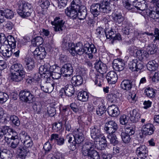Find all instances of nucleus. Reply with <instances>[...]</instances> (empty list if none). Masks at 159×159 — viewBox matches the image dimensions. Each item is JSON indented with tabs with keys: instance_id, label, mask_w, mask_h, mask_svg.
Here are the masks:
<instances>
[{
	"instance_id": "32",
	"label": "nucleus",
	"mask_w": 159,
	"mask_h": 159,
	"mask_svg": "<svg viewBox=\"0 0 159 159\" xmlns=\"http://www.w3.org/2000/svg\"><path fill=\"white\" fill-rule=\"evenodd\" d=\"M87 15L86 7L81 5L80 3V8L78 9L77 16L80 20H84Z\"/></svg>"
},
{
	"instance_id": "44",
	"label": "nucleus",
	"mask_w": 159,
	"mask_h": 159,
	"mask_svg": "<svg viewBox=\"0 0 159 159\" xmlns=\"http://www.w3.org/2000/svg\"><path fill=\"white\" fill-rule=\"evenodd\" d=\"M108 139H109L110 143L113 145H115L118 144L119 141L117 139L116 136L115 134H109L108 135Z\"/></svg>"
},
{
	"instance_id": "59",
	"label": "nucleus",
	"mask_w": 159,
	"mask_h": 159,
	"mask_svg": "<svg viewBox=\"0 0 159 159\" xmlns=\"http://www.w3.org/2000/svg\"><path fill=\"white\" fill-rule=\"evenodd\" d=\"M129 118L127 116L123 115L121 116L120 118V123L122 125H126L128 122Z\"/></svg>"
},
{
	"instance_id": "11",
	"label": "nucleus",
	"mask_w": 159,
	"mask_h": 159,
	"mask_svg": "<svg viewBox=\"0 0 159 159\" xmlns=\"http://www.w3.org/2000/svg\"><path fill=\"white\" fill-rule=\"evenodd\" d=\"M128 67L132 71H137L143 69L144 67L142 61H138L137 59L130 61L128 64Z\"/></svg>"
},
{
	"instance_id": "43",
	"label": "nucleus",
	"mask_w": 159,
	"mask_h": 159,
	"mask_svg": "<svg viewBox=\"0 0 159 159\" xmlns=\"http://www.w3.org/2000/svg\"><path fill=\"white\" fill-rule=\"evenodd\" d=\"M2 13L3 16H5L8 19H11L14 16L13 11L11 10L8 9L2 10Z\"/></svg>"
},
{
	"instance_id": "25",
	"label": "nucleus",
	"mask_w": 159,
	"mask_h": 159,
	"mask_svg": "<svg viewBox=\"0 0 159 159\" xmlns=\"http://www.w3.org/2000/svg\"><path fill=\"white\" fill-rule=\"evenodd\" d=\"M124 61L122 59H119L115 60L113 62V67L116 71L122 70L124 68L125 64Z\"/></svg>"
},
{
	"instance_id": "37",
	"label": "nucleus",
	"mask_w": 159,
	"mask_h": 159,
	"mask_svg": "<svg viewBox=\"0 0 159 159\" xmlns=\"http://www.w3.org/2000/svg\"><path fill=\"white\" fill-rule=\"evenodd\" d=\"M136 57L139 61H142L143 59H146L148 56L149 53L144 50H138L136 53Z\"/></svg>"
},
{
	"instance_id": "7",
	"label": "nucleus",
	"mask_w": 159,
	"mask_h": 159,
	"mask_svg": "<svg viewBox=\"0 0 159 159\" xmlns=\"http://www.w3.org/2000/svg\"><path fill=\"white\" fill-rule=\"evenodd\" d=\"M65 22L63 21V16L62 15L56 16L53 21H52V24L54 26L53 27L54 30L55 31L62 32L65 29L64 26Z\"/></svg>"
},
{
	"instance_id": "14",
	"label": "nucleus",
	"mask_w": 159,
	"mask_h": 159,
	"mask_svg": "<svg viewBox=\"0 0 159 159\" xmlns=\"http://www.w3.org/2000/svg\"><path fill=\"white\" fill-rule=\"evenodd\" d=\"M148 150L147 147L143 145H141L138 147L136 153L138 157L141 159H145L148 155Z\"/></svg>"
},
{
	"instance_id": "45",
	"label": "nucleus",
	"mask_w": 159,
	"mask_h": 159,
	"mask_svg": "<svg viewBox=\"0 0 159 159\" xmlns=\"http://www.w3.org/2000/svg\"><path fill=\"white\" fill-rule=\"evenodd\" d=\"M29 152L28 149L23 147L19 150V157L21 159H25L27 154Z\"/></svg>"
},
{
	"instance_id": "38",
	"label": "nucleus",
	"mask_w": 159,
	"mask_h": 159,
	"mask_svg": "<svg viewBox=\"0 0 159 159\" xmlns=\"http://www.w3.org/2000/svg\"><path fill=\"white\" fill-rule=\"evenodd\" d=\"M47 159H65L64 155L61 152L56 151L53 154H50L48 155Z\"/></svg>"
},
{
	"instance_id": "18",
	"label": "nucleus",
	"mask_w": 159,
	"mask_h": 159,
	"mask_svg": "<svg viewBox=\"0 0 159 159\" xmlns=\"http://www.w3.org/2000/svg\"><path fill=\"white\" fill-rule=\"evenodd\" d=\"M94 65L95 68L97 71L100 73V74L103 75L107 72V66L101 61H96Z\"/></svg>"
},
{
	"instance_id": "50",
	"label": "nucleus",
	"mask_w": 159,
	"mask_h": 159,
	"mask_svg": "<svg viewBox=\"0 0 159 159\" xmlns=\"http://www.w3.org/2000/svg\"><path fill=\"white\" fill-rule=\"evenodd\" d=\"M146 49L150 54H153L157 51V48L156 45L151 44L147 46Z\"/></svg>"
},
{
	"instance_id": "48",
	"label": "nucleus",
	"mask_w": 159,
	"mask_h": 159,
	"mask_svg": "<svg viewBox=\"0 0 159 159\" xmlns=\"http://www.w3.org/2000/svg\"><path fill=\"white\" fill-rule=\"evenodd\" d=\"M9 98V96L6 93L0 92V104H3L5 103Z\"/></svg>"
},
{
	"instance_id": "8",
	"label": "nucleus",
	"mask_w": 159,
	"mask_h": 159,
	"mask_svg": "<svg viewBox=\"0 0 159 159\" xmlns=\"http://www.w3.org/2000/svg\"><path fill=\"white\" fill-rule=\"evenodd\" d=\"M6 133L7 135H10L11 139H19L17 133L12 129L7 126H0V138Z\"/></svg>"
},
{
	"instance_id": "54",
	"label": "nucleus",
	"mask_w": 159,
	"mask_h": 159,
	"mask_svg": "<svg viewBox=\"0 0 159 159\" xmlns=\"http://www.w3.org/2000/svg\"><path fill=\"white\" fill-rule=\"evenodd\" d=\"M104 33L107 38L109 39H112L115 34L112 29L109 30H106Z\"/></svg>"
},
{
	"instance_id": "61",
	"label": "nucleus",
	"mask_w": 159,
	"mask_h": 159,
	"mask_svg": "<svg viewBox=\"0 0 159 159\" xmlns=\"http://www.w3.org/2000/svg\"><path fill=\"white\" fill-rule=\"evenodd\" d=\"M10 118L15 125L17 126L20 125V121L17 116L15 115L11 116Z\"/></svg>"
},
{
	"instance_id": "46",
	"label": "nucleus",
	"mask_w": 159,
	"mask_h": 159,
	"mask_svg": "<svg viewBox=\"0 0 159 159\" xmlns=\"http://www.w3.org/2000/svg\"><path fill=\"white\" fill-rule=\"evenodd\" d=\"M113 20L116 24H120L123 22L124 18L122 16L121 14L119 13L116 14L115 16L113 18Z\"/></svg>"
},
{
	"instance_id": "64",
	"label": "nucleus",
	"mask_w": 159,
	"mask_h": 159,
	"mask_svg": "<svg viewBox=\"0 0 159 159\" xmlns=\"http://www.w3.org/2000/svg\"><path fill=\"white\" fill-rule=\"evenodd\" d=\"M20 142L19 139H11L10 147L13 149L17 147Z\"/></svg>"
},
{
	"instance_id": "34",
	"label": "nucleus",
	"mask_w": 159,
	"mask_h": 159,
	"mask_svg": "<svg viewBox=\"0 0 159 159\" xmlns=\"http://www.w3.org/2000/svg\"><path fill=\"white\" fill-rule=\"evenodd\" d=\"M64 89V92L66 95L68 97L72 96L74 93L75 88L71 84H67Z\"/></svg>"
},
{
	"instance_id": "60",
	"label": "nucleus",
	"mask_w": 159,
	"mask_h": 159,
	"mask_svg": "<svg viewBox=\"0 0 159 159\" xmlns=\"http://www.w3.org/2000/svg\"><path fill=\"white\" fill-rule=\"evenodd\" d=\"M123 3L124 6L126 9L130 10L133 8L134 5L133 3H131L129 1H123Z\"/></svg>"
},
{
	"instance_id": "19",
	"label": "nucleus",
	"mask_w": 159,
	"mask_h": 159,
	"mask_svg": "<svg viewBox=\"0 0 159 159\" xmlns=\"http://www.w3.org/2000/svg\"><path fill=\"white\" fill-rule=\"evenodd\" d=\"M155 129L153 125L148 123L143 126L142 132L144 135H150L153 134Z\"/></svg>"
},
{
	"instance_id": "58",
	"label": "nucleus",
	"mask_w": 159,
	"mask_h": 159,
	"mask_svg": "<svg viewBox=\"0 0 159 159\" xmlns=\"http://www.w3.org/2000/svg\"><path fill=\"white\" fill-rule=\"evenodd\" d=\"M67 118L65 116L63 118V122H65V126L66 130L69 132L71 131V127L70 122L67 121Z\"/></svg>"
},
{
	"instance_id": "21",
	"label": "nucleus",
	"mask_w": 159,
	"mask_h": 159,
	"mask_svg": "<svg viewBox=\"0 0 159 159\" xmlns=\"http://www.w3.org/2000/svg\"><path fill=\"white\" fill-rule=\"evenodd\" d=\"M90 75L93 81L94 82L95 84L97 86H100L101 83L103 82V75L99 74L97 73H95L93 72H91Z\"/></svg>"
},
{
	"instance_id": "24",
	"label": "nucleus",
	"mask_w": 159,
	"mask_h": 159,
	"mask_svg": "<svg viewBox=\"0 0 159 159\" xmlns=\"http://www.w3.org/2000/svg\"><path fill=\"white\" fill-rule=\"evenodd\" d=\"M106 78L109 84H114L116 82L118 77L117 74L115 71H111L107 73Z\"/></svg>"
},
{
	"instance_id": "16",
	"label": "nucleus",
	"mask_w": 159,
	"mask_h": 159,
	"mask_svg": "<svg viewBox=\"0 0 159 159\" xmlns=\"http://www.w3.org/2000/svg\"><path fill=\"white\" fill-rule=\"evenodd\" d=\"M47 80L43 85L42 84L40 85L41 89L45 93H50L53 90L54 87L56 84L55 83H51L49 81L51 78L49 77H46Z\"/></svg>"
},
{
	"instance_id": "36",
	"label": "nucleus",
	"mask_w": 159,
	"mask_h": 159,
	"mask_svg": "<svg viewBox=\"0 0 159 159\" xmlns=\"http://www.w3.org/2000/svg\"><path fill=\"white\" fill-rule=\"evenodd\" d=\"M89 98V93L84 91L79 92L77 94L78 99L82 102H87Z\"/></svg>"
},
{
	"instance_id": "42",
	"label": "nucleus",
	"mask_w": 159,
	"mask_h": 159,
	"mask_svg": "<svg viewBox=\"0 0 159 159\" xmlns=\"http://www.w3.org/2000/svg\"><path fill=\"white\" fill-rule=\"evenodd\" d=\"M144 93L147 97L150 98H153L155 96V90L152 88L148 87L146 88L144 90Z\"/></svg>"
},
{
	"instance_id": "57",
	"label": "nucleus",
	"mask_w": 159,
	"mask_h": 159,
	"mask_svg": "<svg viewBox=\"0 0 159 159\" xmlns=\"http://www.w3.org/2000/svg\"><path fill=\"white\" fill-rule=\"evenodd\" d=\"M56 109L54 107H47V114H46V116L52 117L56 114Z\"/></svg>"
},
{
	"instance_id": "33",
	"label": "nucleus",
	"mask_w": 159,
	"mask_h": 159,
	"mask_svg": "<svg viewBox=\"0 0 159 159\" xmlns=\"http://www.w3.org/2000/svg\"><path fill=\"white\" fill-rule=\"evenodd\" d=\"M120 88L124 90H130L132 87V83L131 80H123L120 84Z\"/></svg>"
},
{
	"instance_id": "10",
	"label": "nucleus",
	"mask_w": 159,
	"mask_h": 159,
	"mask_svg": "<svg viewBox=\"0 0 159 159\" xmlns=\"http://www.w3.org/2000/svg\"><path fill=\"white\" fill-rule=\"evenodd\" d=\"M20 98L22 101L30 103L33 101L34 96L27 90H21L19 93Z\"/></svg>"
},
{
	"instance_id": "4",
	"label": "nucleus",
	"mask_w": 159,
	"mask_h": 159,
	"mask_svg": "<svg viewBox=\"0 0 159 159\" xmlns=\"http://www.w3.org/2000/svg\"><path fill=\"white\" fill-rule=\"evenodd\" d=\"M18 8L17 10L18 14L22 17L26 18L31 15V9L32 7L31 5L29 3L25 2L22 3L19 2Z\"/></svg>"
},
{
	"instance_id": "27",
	"label": "nucleus",
	"mask_w": 159,
	"mask_h": 159,
	"mask_svg": "<svg viewBox=\"0 0 159 159\" xmlns=\"http://www.w3.org/2000/svg\"><path fill=\"white\" fill-rule=\"evenodd\" d=\"M74 45L70 42L69 37L66 36L63 39L61 46L64 49L68 50L70 52V50H71V48Z\"/></svg>"
},
{
	"instance_id": "63",
	"label": "nucleus",
	"mask_w": 159,
	"mask_h": 159,
	"mask_svg": "<svg viewBox=\"0 0 159 159\" xmlns=\"http://www.w3.org/2000/svg\"><path fill=\"white\" fill-rule=\"evenodd\" d=\"M61 76V74L55 72H51L49 74V76L48 77H49L50 78L51 76L52 78L54 79H59Z\"/></svg>"
},
{
	"instance_id": "6",
	"label": "nucleus",
	"mask_w": 159,
	"mask_h": 159,
	"mask_svg": "<svg viewBox=\"0 0 159 159\" xmlns=\"http://www.w3.org/2000/svg\"><path fill=\"white\" fill-rule=\"evenodd\" d=\"M78 1H72L71 3L70 9H66L65 13L68 16L71 18H75L77 16L78 10L80 8V2Z\"/></svg>"
},
{
	"instance_id": "23",
	"label": "nucleus",
	"mask_w": 159,
	"mask_h": 159,
	"mask_svg": "<svg viewBox=\"0 0 159 159\" xmlns=\"http://www.w3.org/2000/svg\"><path fill=\"white\" fill-rule=\"evenodd\" d=\"M100 126L94 125L90 128V135L91 138L94 140L98 139L99 136L102 134L101 132Z\"/></svg>"
},
{
	"instance_id": "17",
	"label": "nucleus",
	"mask_w": 159,
	"mask_h": 159,
	"mask_svg": "<svg viewBox=\"0 0 159 159\" xmlns=\"http://www.w3.org/2000/svg\"><path fill=\"white\" fill-rule=\"evenodd\" d=\"M49 141L51 143L53 142L59 146H62L64 144L65 142V139L63 137L60 136L57 134H53L51 135Z\"/></svg>"
},
{
	"instance_id": "31",
	"label": "nucleus",
	"mask_w": 159,
	"mask_h": 159,
	"mask_svg": "<svg viewBox=\"0 0 159 159\" xmlns=\"http://www.w3.org/2000/svg\"><path fill=\"white\" fill-rule=\"evenodd\" d=\"M118 133L120 134L123 142L125 143H129L131 140L130 135L125 132L123 131V128H120L118 130Z\"/></svg>"
},
{
	"instance_id": "35",
	"label": "nucleus",
	"mask_w": 159,
	"mask_h": 159,
	"mask_svg": "<svg viewBox=\"0 0 159 159\" xmlns=\"http://www.w3.org/2000/svg\"><path fill=\"white\" fill-rule=\"evenodd\" d=\"M50 64L47 63L43 66H41L39 68V70L41 74H46V75L48 77L49 74L51 72H52V70H50Z\"/></svg>"
},
{
	"instance_id": "13",
	"label": "nucleus",
	"mask_w": 159,
	"mask_h": 159,
	"mask_svg": "<svg viewBox=\"0 0 159 159\" xmlns=\"http://www.w3.org/2000/svg\"><path fill=\"white\" fill-rule=\"evenodd\" d=\"M118 126L117 124L113 120H110L106 124L104 130L109 134H112L117 129Z\"/></svg>"
},
{
	"instance_id": "40",
	"label": "nucleus",
	"mask_w": 159,
	"mask_h": 159,
	"mask_svg": "<svg viewBox=\"0 0 159 159\" xmlns=\"http://www.w3.org/2000/svg\"><path fill=\"white\" fill-rule=\"evenodd\" d=\"M83 77L80 75H75L72 78L71 82L75 85L79 86L82 84L83 83Z\"/></svg>"
},
{
	"instance_id": "9",
	"label": "nucleus",
	"mask_w": 159,
	"mask_h": 159,
	"mask_svg": "<svg viewBox=\"0 0 159 159\" xmlns=\"http://www.w3.org/2000/svg\"><path fill=\"white\" fill-rule=\"evenodd\" d=\"M20 138L25 148H31L33 145L31 137L25 131L22 130L20 134Z\"/></svg>"
},
{
	"instance_id": "53",
	"label": "nucleus",
	"mask_w": 159,
	"mask_h": 159,
	"mask_svg": "<svg viewBox=\"0 0 159 159\" xmlns=\"http://www.w3.org/2000/svg\"><path fill=\"white\" fill-rule=\"evenodd\" d=\"M135 128L134 126H125V132L128 133L130 135H132L135 133Z\"/></svg>"
},
{
	"instance_id": "15",
	"label": "nucleus",
	"mask_w": 159,
	"mask_h": 159,
	"mask_svg": "<svg viewBox=\"0 0 159 159\" xmlns=\"http://www.w3.org/2000/svg\"><path fill=\"white\" fill-rule=\"evenodd\" d=\"M15 51L14 48L4 44H2L0 47V52L5 57H10Z\"/></svg>"
},
{
	"instance_id": "56",
	"label": "nucleus",
	"mask_w": 159,
	"mask_h": 159,
	"mask_svg": "<svg viewBox=\"0 0 159 159\" xmlns=\"http://www.w3.org/2000/svg\"><path fill=\"white\" fill-rule=\"evenodd\" d=\"M66 139H67L69 143H72L73 145H74L75 146H76V143H75L74 140V135L73 134H68L66 138Z\"/></svg>"
},
{
	"instance_id": "29",
	"label": "nucleus",
	"mask_w": 159,
	"mask_h": 159,
	"mask_svg": "<svg viewBox=\"0 0 159 159\" xmlns=\"http://www.w3.org/2000/svg\"><path fill=\"white\" fill-rule=\"evenodd\" d=\"M107 112L109 115L112 117L117 116L120 114V111L118 107L114 105L108 107Z\"/></svg>"
},
{
	"instance_id": "39",
	"label": "nucleus",
	"mask_w": 159,
	"mask_h": 159,
	"mask_svg": "<svg viewBox=\"0 0 159 159\" xmlns=\"http://www.w3.org/2000/svg\"><path fill=\"white\" fill-rule=\"evenodd\" d=\"M158 66V64L155 60L149 61L147 65L148 69L150 71L155 70Z\"/></svg>"
},
{
	"instance_id": "30",
	"label": "nucleus",
	"mask_w": 159,
	"mask_h": 159,
	"mask_svg": "<svg viewBox=\"0 0 159 159\" xmlns=\"http://www.w3.org/2000/svg\"><path fill=\"white\" fill-rule=\"evenodd\" d=\"M3 44L14 49L16 47V40L11 35L8 36L7 38L6 37V39L4 41Z\"/></svg>"
},
{
	"instance_id": "41",
	"label": "nucleus",
	"mask_w": 159,
	"mask_h": 159,
	"mask_svg": "<svg viewBox=\"0 0 159 159\" xmlns=\"http://www.w3.org/2000/svg\"><path fill=\"white\" fill-rule=\"evenodd\" d=\"M25 65L27 69L29 70H32L34 68V60L30 57H27L25 60Z\"/></svg>"
},
{
	"instance_id": "5",
	"label": "nucleus",
	"mask_w": 159,
	"mask_h": 159,
	"mask_svg": "<svg viewBox=\"0 0 159 159\" xmlns=\"http://www.w3.org/2000/svg\"><path fill=\"white\" fill-rule=\"evenodd\" d=\"M88 43H86L84 46L81 43H77L76 45H73L72 48H71V50H70V53L73 56H75L77 54L79 55H81L85 53L87 49L88 45H86Z\"/></svg>"
},
{
	"instance_id": "47",
	"label": "nucleus",
	"mask_w": 159,
	"mask_h": 159,
	"mask_svg": "<svg viewBox=\"0 0 159 159\" xmlns=\"http://www.w3.org/2000/svg\"><path fill=\"white\" fill-rule=\"evenodd\" d=\"M6 152L2 151L1 159H11L12 154L9 151L6 150Z\"/></svg>"
},
{
	"instance_id": "1",
	"label": "nucleus",
	"mask_w": 159,
	"mask_h": 159,
	"mask_svg": "<svg viewBox=\"0 0 159 159\" xmlns=\"http://www.w3.org/2000/svg\"><path fill=\"white\" fill-rule=\"evenodd\" d=\"M25 73L24 67L20 63L14 64L10 68V77L13 81L19 82L22 81Z\"/></svg>"
},
{
	"instance_id": "28",
	"label": "nucleus",
	"mask_w": 159,
	"mask_h": 159,
	"mask_svg": "<svg viewBox=\"0 0 159 159\" xmlns=\"http://www.w3.org/2000/svg\"><path fill=\"white\" fill-rule=\"evenodd\" d=\"M86 45H88V46L85 53L87 55L89 59H92L93 57V54L97 52L96 48L93 44H90L88 43Z\"/></svg>"
},
{
	"instance_id": "51",
	"label": "nucleus",
	"mask_w": 159,
	"mask_h": 159,
	"mask_svg": "<svg viewBox=\"0 0 159 159\" xmlns=\"http://www.w3.org/2000/svg\"><path fill=\"white\" fill-rule=\"evenodd\" d=\"M43 41V39L40 36H38L34 39L32 42L34 46H39L41 45Z\"/></svg>"
},
{
	"instance_id": "26",
	"label": "nucleus",
	"mask_w": 159,
	"mask_h": 159,
	"mask_svg": "<svg viewBox=\"0 0 159 159\" xmlns=\"http://www.w3.org/2000/svg\"><path fill=\"white\" fill-rule=\"evenodd\" d=\"M129 116L131 121L133 123H136L139 120L141 115L136 109H133L129 111Z\"/></svg>"
},
{
	"instance_id": "55",
	"label": "nucleus",
	"mask_w": 159,
	"mask_h": 159,
	"mask_svg": "<svg viewBox=\"0 0 159 159\" xmlns=\"http://www.w3.org/2000/svg\"><path fill=\"white\" fill-rule=\"evenodd\" d=\"M62 127V123L61 122L55 123L53 124L52 129L54 132H57L61 129Z\"/></svg>"
},
{
	"instance_id": "3",
	"label": "nucleus",
	"mask_w": 159,
	"mask_h": 159,
	"mask_svg": "<svg viewBox=\"0 0 159 159\" xmlns=\"http://www.w3.org/2000/svg\"><path fill=\"white\" fill-rule=\"evenodd\" d=\"M110 3L107 1H103L101 4H93L91 7L90 11L94 17H96L100 12H107L111 10Z\"/></svg>"
},
{
	"instance_id": "22",
	"label": "nucleus",
	"mask_w": 159,
	"mask_h": 159,
	"mask_svg": "<svg viewBox=\"0 0 159 159\" xmlns=\"http://www.w3.org/2000/svg\"><path fill=\"white\" fill-rule=\"evenodd\" d=\"M74 135V140L76 145L81 144L84 140V138L83 134L78 129L73 131Z\"/></svg>"
},
{
	"instance_id": "2",
	"label": "nucleus",
	"mask_w": 159,
	"mask_h": 159,
	"mask_svg": "<svg viewBox=\"0 0 159 159\" xmlns=\"http://www.w3.org/2000/svg\"><path fill=\"white\" fill-rule=\"evenodd\" d=\"M144 2L142 3L141 9L140 10L142 11L145 10L147 9L148 7H149V9L148 10H147V13L148 12V14H147L149 16L153 19H157L159 18V11H157L156 7L159 8V1H143ZM137 8L138 7H136Z\"/></svg>"
},
{
	"instance_id": "20",
	"label": "nucleus",
	"mask_w": 159,
	"mask_h": 159,
	"mask_svg": "<svg viewBox=\"0 0 159 159\" xmlns=\"http://www.w3.org/2000/svg\"><path fill=\"white\" fill-rule=\"evenodd\" d=\"M60 70L61 74H64L66 76H70L73 72L72 65L70 63L64 64Z\"/></svg>"
},
{
	"instance_id": "12",
	"label": "nucleus",
	"mask_w": 159,
	"mask_h": 159,
	"mask_svg": "<svg viewBox=\"0 0 159 159\" xmlns=\"http://www.w3.org/2000/svg\"><path fill=\"white\" fill-rule=\"evenodd\" d=\"M94 140L95 147L98 150H104L107 146L106 139L102 134Z\"/></svg>"
},
{
	"instance_id": "62",
	"label": "nucleus",
	"mask_w": 159,
	"mask_h": 159,
	"mask_svg": "<svg viewBox=\"0 0 159 159\" xmlns=\"http://www.w3.org/2000/svg\"><path fill=\"white\" fill-rule=\"evenodd\" d=\"M106 111V108L104 106H100L96 110L97 114L99 116H101Z\"/></svg>"
},
{
	"instance_id": "52",
	"label": "nucleus",
	"mask_w": 159,
	"mask_h": 159,
	"mask_svg": "<svg viewBox=\"0 0 159 159\" xmlns=\"http://www.w3.org/2000/svg\"><path fill=\"white\" fill-rule=\"evenodd\" d=\"M44 50H45V49L43 48L40 47L36 48L33 52L34 57L38 59V57H39L41 52H42V51H43Z\"/></svg>"
},
{
	"instance_id": "49",
	"label": "nucleus",
	"mask_w": 159,
	"mask_h": 159,
	"mask_svg": "<svg viewBox=\"0 0 159 159\" xmlns=\"http://www.w3.org/2000/svg\"><path fill=\"white\" fill-rule=\"evenodd\" d=\"M122 32L124 34L127 35H133V30L128 25H127L122 29Z\"/></svg>"
}]
</instances>
